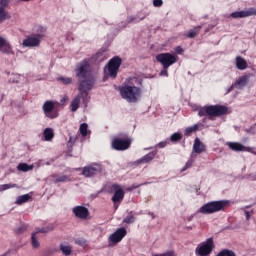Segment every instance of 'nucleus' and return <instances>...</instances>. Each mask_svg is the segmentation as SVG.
<instances>
[{
	"mask_svg": "<svg viewBox=\"0 0 256 256\" xmlns=\"http://www.w3.org/2000/svg\"><path fill=\"white\" fill-rule=\"evenodd\" d=\"M75 73L78 79H82L78 91H80L82 95L83 93L87 95V91H91L93 85H95V78L91 75V64H89V60L84 59L80 62L75 69Z\"/></svg>",
	"mask_w": 256,
	"mask_h": 256,
	"instance_id": "f257e3e1",
	"label": "nucleus"
},
{
	"mask_svg": "<svg viewBox=\"0 0 256 256\" xmlns=\"http://www.w3.org/2000/svg\"><path fill=\"white\" fill-rule=\"evenodd\" d=\"M120 95L127 103H137L143 95V90L140 87L125 85L120 87Z\"/></svg>",
	"mask_w": 256,
	"mask_h": 256,
	"instance_id": "f03ea898",
	"label": "nucleus"
},
{
	"mask_svg": "<svg viewBox=\"0 0 256 256\" xmlns=\"http://www.w3.org/2000/svg\"><path fill=\"white\" fill-rule=\"evenodd\" d=\"M229 108L223 105H206L198 109L199 117H222L227 115Z\"/></svg>",
	"mask_w": 256,
	"mask_h": 256,
	"instance_id": "7ed1b4c3",
	"label": "nucleus"
},
{
	"mask_svg": "<svg viewBox=\"0 0 256 256\" xmlns=\"http://www.w3.org/2000/svg\"><path fill=\"white\" fill-rule=\"evenodd\" d=\"M228 205L229 201L227 200L211 201L200 207L198 213H201L202 215H213V213L225 211V207Z\"/></svg>",
	"mask_w": 256,
	"mask_h": 256,
	"instance_id": "20e7f679",
	"label": "nucleus"
},
{
	"mask_svg": "<svg viewBox=\"0 0 256 256\" xmlns=\"http://www.w3.org/2000/svg\"><path fill=\"white\" fill-rule=\"evenodd\" d=\"M133 143V138L127 133H120L113 138L111 147L114 151H127Z\"/></svg>",
	"mask_w": 256,
	"mask_h": 256,
	"instance_id": "39448f33",
	"label": "nucleus"
},
{
	"mask_svg": "<svg viewBox=\"0 0 256 256\" xmlns=\"http://www.w3.org/2000/svg\"><path fill=\"white\" fill-rule=\"evenodd\" d=\"M109 193H114V195L111 198V201L114 205L115 211L119 209V205L123 202V199H125V191L123 190V187L119 184H112L110 186Z\"/></svg>",
	"mask_w": 256,
	"mask_h": 256,
	"instance_id": "423d86ee",
	"label": "nucleus"
},
{
	"mask_svg": "<svg viewBox=\"0 0 256 256\" xmlns=\"http://www.w3.org/2000/svg\"><path fill=\"white\" fill-rule=\"evenodd\" d=\"M177 59V56L171 53H160L156 56V61L161 63L164 69H169L171 65H175Z\"/></svg>",
	"mask_w": 256,
	"mask_h": 256,
	"instance_id": "0eeeda50",
	"label": "nucleus"
},
{
	"mask_svg": "<svg viewBox=\"0 0 256 256\" xmlns=\"http://www.w3.org/2000/svg\"><path fill=\"white\" fill-rule=\"evenodd\" d=\"M215 249V244L213 238H208L205 242L199 245L196 248V255L199 256H208L211 255V252Z\"/></svg>",
	"mask_w": 256,
	"mask_h": 256,
	"instance_id": "6e6552de",
	"label": "nucleus"
},
{
	"mask_svg": "<svg viewBox=\"0 0 256 256\" xmlns=\"http://www.w3.org/2000/svg\"><path fill=\"white\" fill-rule=\"evenodd\" d=\"M122 60L119 56H115L108 62L107 71L113 79L117 77V73H119V67H121Z\"/></svg>",
	"mask_w": 256,
	"mask_h": 256,
	"instance_id": "1a4fd4ad",
	"label": "nucleus"
},
{
	"mask_svg": "<svg viewBox=\"0 0 256 256\" xmlns=\"http://www.w3.org/2000/svg\"><path fill=\"white\" fill-rule=\"evenodd\" d=\"M43 111L49 119H57L59 117V113L55 111V103L53 101H46L43 105Z\"/></svg>",
	"mask_w": 256,
	"mask_h": 256,
	"instance_id": "9d476101",
	"label": "nucleus"
},
{
	"mask_svg": "<svg viewBox=\"0 0 256 256\" xmlns=\"http://www.w3.org/2000/svg\"><path fill=\"white\" fill-rule=\"evenodd\" d=\"M41 39H43L42 34L29 36L23 40L22 47H39L41 45Z\"/></svg>",
	"mask_w": 256,
	"mask_h": 256,
	"instance_id": "9b49d317",
	"label": "nucleus"
},
{
	"mask_svg": "<svg viewBox=\"0 0 256 256\" xmlns=\"http://www.w3.org/2000/svg\"><path fill=\"white\" fill-rule=\"evenodd\" d=\"M49 231H53V224H50L47 227L44 228H38L34 233H32L31 236V243H32V247L34 249H39V241L37 240V234L38 233H49Z\"/></svg>",
	"mask_w": 256,
	"mask_h": 256,
	"instance_id": "f8f14e48",
	"label": "nucleus"
},
{
	"mask_svg": "<svg viewBox=\"0 0 256 256\" xmlns=\"http://www.w3.org/2000/svg\"><path fill=\"white\" fill-rule=\"evenodd\" d=\"M72 213L77 219L87 220L89 219V209L85 206H75L72 208Z\"/></svg>",
	"mask_w": 256,
	"mask_h": 256,
	"instance_id": "ddd939ff",
	"label": "nucleus"
},
{
	"mask_svg": "<svg viewBox=\"0 0 256 256\" xmlns=\"http://www.w3.org/2000/svg\"><path fill=\"white\" fill-rule=\"evenodd\" d=\"M97 173H101V165L93 164L82 168V175L84 177H95Z\"/></svg>",
	"mask_w": 256,
	"mask_h": 256,
	"instance_id": "4468645a",
	"label": "nucleus"
},
{
	"mask_svg": "<svg viewBox=\"0 0 256 256\" xmlns=\"http://www.w3.org/2000/svg\"><path fill=\"white\" fill-rule=\"evenodd\" d=\"M127 236V229L125 228H118L113 234L110 235L109 241L111 243H121L123 238Z\"/></svg>",
	"mask_w": 256,
	"mask_h": 256,
	"instance_id": "2eb2a0df",
	"label": "nucleus"
},
{
	"mask_svg": "<svg viewBox=\"0 0 256 256\" xmlns=\"http://www.w3.org/2000/svg\"><path fill=\"white\" fill-rule=\"evenodd\" d=\"M253 15H256V9L249 8L248 10L232 12L230 14V17H232L233 19H243L245 17H253Z\"/></svg>",
	"mask_w": 256,
	"mask_h": 256,
	"instance_id": "dca6fc26",
	"label": "nucleus"
},
{
	"mask_svg": "<svg viewBox=\"0 0 256 256\" xmlns=\"http://www.w3.org/2000/svg\"><path fill=\"white\" fill-rule=\"evenodd\" d=\"M88 97H89V91H87V94L86 93H81V91H79V95H77L71 102V111L73 113H75V111H77V109H79L81 99H83V101L85 103V101H87Z\"/></svg>",
	"mask_w": 256,
	"mask_h": 256,
	"instance_id": "f3484780",
	"label": "nucleus"
},
{
	"mask_svg": "<svg viewBox=\"0 0 256 256\" xmlns=\"http://www.w3.org/2000/svg\"><path fill=\"white\" fill-rule=\"evenodd\" d=\"M6 7H9V0H0V23L11 19V16L5 11Z\"/></svg>",
	"mask_w": 256,
	"mask_h": 256,
	"instance_id": "a211bd4d",
	"label": "nucleus"
},
{
	"mask_svg": "<svg viewBox=\"0 0 256 256\" xmlns=\"http://www.w3.org/2000/svg\"><path fill=\"white\" fill-rule=\"evenodd\" d=\"M0 51L2 53H5L6 55L13 54V47H11V44L5 40V38L0 36Z\"/></svg>",
	"mask_w": 256,
	"mask_h": 256,
	"instance_id": "6ab92c4d",
	"label": "nucleus"
},
{
	"mask_svg": "<svg viewBox=\"0 0 256 256\" xmlns=\"http://www.w3.org/2000/svg\"><path fill=\"white\" fill-rule=\"evenodd\" d=\"M193 151L198 155H201V153H205L207 151V146H205V144H203L199 138H195Z\"/></svg>",
	"mask_w": 256,
	"mask_h": 256,
	"instance_id": "aec40b11",
	"label": "nucleus"
},
{
	"mask_svg": "<svg viewBox=\"0 0 256 256\" xmlns=\"http://www.w3.org/2000/svg\"><path fill=\"white\" fill-rule=\"evenodd\" d=\"M155 155H157V152H155V151L149 152L148 154H146V155L143 156L142 158L136 160V161H135V165H141V164H145V163H151V162L155 159Z\"/></svg>",
	"mask_w": 256,
	"mask_h": 256,
	"instance_id": "412c9836",
	"label": "nucleus"
},
{
	"mask_svg": "<svg viewBox=\"0 0 256 256\" xmlns=\"http://www.w3.org/2000/svg\"><path fill=\"white\" fill-rule=\"evenodd\" d=\"M249 75H243L239 77L235 83H233V87H236V89H243L249 83Z\"/></svg>",
	"mask_w": 256,
	"mask_h": 256,
	"instance_id": "4be33fe9",
	"label": "nucleus"
},
{
	"mask_svg": "<svg viewBox=\"0 0 256 256\" xmlns=\"http://www.w3.org/2000/svg\"><path fill=\"white\" fill-rule=\"evenodd\" d=\"M248 65H247V60H245V58L241 57V56H237L236 57V68L239 71H245V69H247Z\"/></svg>",
	"mask_w": 256,
	"mask_h": 256,
	"instance_id": "5701e85b",
	"label": "nucleus"
},
{
	"mask_svg": "<svg viewBox=\"0 0 256 256\" xmlns=\"http://www.w3.org/2000/svg\"><path fill=\"white\" fill-rule=\"evenodd\" d=\"M33 199V196L31 194H24L17 197L15 204L16 205H23V203H29Z\"/></svg>",
	"mask_w": 256,
	"mask_h": 256,
	"instance_id": "b1692460",
	"label": "nucleus"
},
{
	"mask_svg": "<svg viewBox=\"0 0 256 256\" xmlns=\"http://www.w3.org/2000/svg\"><path fill=\"white\" fill-rule=\"evenodd\" d=\"M228 147L232 151H245V146L239 142H228Z\"/></svg>",
	"mask_w": 256,
	"mask_h": 256,
	"instance_id": "393cba45",
	"label": "nucleus"
},
{
	"mask_svg": "<svg viewBox=\"0 0 256 256\" xmlns=\"http://www.w3.org/2000/svg\"><path fill=\"white\" fill-rule=\"evenodd\" d=\"M200 32H201V26H196L193 29L188 31L186 37L188 39H195V37H197V35H199Z\"/></svg>",
	"mask_w": 256,
	"mask_h": 256,
	"instance_id": "a878e982",
	"label": "nucleus"
},
{
	"mask_svg": "<svg viewBox=\"0 0 256 256\" xmlns=\"http://www.w3.org/2000/svg\"><path fill=\"white\" fill-rule=\"evenodd\" d=\"M53 137H55V133L52 128H46L44 130V139L45 141H52Z\"/></svg>",
	"mask_w": 256,
	"mask_h": 256,
	"instance_id": "bb28decb",
	"label": "nucleus"
},
{
	"mask_svg": "<svg viewBox=\"0 0 256 256\" xmlns=\"http://www.w3.org/2000/svg\"><path fill=\"white\" fill-rule=\"evenodd\" d=\"M196 131H199V124H195L193 126L187 127L185 129L184 135L186 137H189V135H191V133H196Z\"/></svg>",
	"mask_w": 256,
	"mask_h": 256,
	"instance_id": "cd10ccee",
	"label": "nucleus"
},
{
	"mask_svg": "<svg viewBox=\"0 0 256 256\" xmlns=\"http://www.w3.org/2000/svg\"><path fill=\"white\" fill-rule=\"evenodd\" d=\"M18 171H23V172H27V171H31L33 170V165H29L27 163H20L17 166Z\"/></svg>",
	"mask_w": 256,
	"mask_h": 256,
	"instance_id": "c85d7f7f",
	"label": "nucleus"
},
{
	"mask_svg": "<svg viewBox=\"0 0 256 256\" xmlns=\"http://www.w3.org/2000/svg\"><path fill=\"white\" fill-rule=\"evenodd\" d=\"M183 139V135L179 132H176L170 136L171 143H179Z\"/></svg>",
	"mask_w": 256,
	"mask_h": 256,
	"instance_id": "c756f323",
	"label": "nucleus"
},
{
	"mask_svg": "<svg viewBox=\"0 0 256 256\" xmlns=\"http://www.w3.org/2000/svg\"><path fill=\"white\" fill-rule=\"evenodd\" d=\"M60 251H62L63 255L69 256V255H71L72 248H71V246H66L64 244H61Z\"/></svg>",
	"mask_w": 256,
	"mask_h": 256,
	"instance_id": "7c9ffc66",
	"label": "nucleus"
},
{
	"mask_svg": "<svg viewBox=\"0 0 256 256\" xmlns=\"http://www.w3.org/2000/svg\"><path fill=\"white\" fill-rule=\"evenodd\" d=\"M87 129H89V125L87 123H82L80 125L79 131H80V135H82V137L87 136Z\"/></svg>",
	"mask_w": 256,
	"mask_h": 256,
	"instance_id": "2f4dec72",
	"label": "nucleus"
},
{
	"mask_svg": "<svg viewBox=\"0 0 256 256\" xmlns=\"http://www.w3.org/2000/svg\"><path fill=\"white\" fill-rule=\"evenodd\" d=\"M58 81L62 83L63 85H71L73 83V79L71 77H59Z\"/></svg>",
	"mask_w": 256,
	"mask_h": 256,
	"instance_id": "473e14b6",
	"label": "nucleus"
},
{
	"mask_svg": "<svg viewBox=\"0 0 256 256\" xmlns=\"http://www.w3.org/2000/svg\"><path fill=\"white\" fill-rule=\"evenodd\" d=\"M216 256H236L233 250L223 249Z\"/></svg>",
	"mask_w": 256,
	"mask_h": 256,
	"instance_id": "72a5a7b5",
	"label": "nucleus"
},
{
	"mask_svg": "<svg viewBox=\"0 0 256 256\" xmlns=\"http://www.w3.org/2000/svg\"><path fill=\"white\" fill-rule=\"evenodd\" d=\"M17 187V184H4L0 186V193L1 191H7V189H13Z\"/></svg>",
	"mask_w": 256,
	"mask_h": 256,
	"instance_id": "f704fd0d",
	"label": "nucleus"
},
{
	"mask_svg": "<svg viewBox=\"0 0 256 256\" xmlns=\"http://www.w3.org/2000/svg\"><path fill=\"white\" fill-rule=\"evenodd\" d=\"M143 19H145V16L141 17L140 19H137L135 16H129L128 23H139L140 21H143Z\"/></svg>",
	"mask_w": 256,
	"mask_h": 256,
	"instance_id": "c9c22d12",
	"label": "nucleus"
},
{
	"mask_svg": "<svg viewBox=\"0 0 256 256\" xmlns=\"http://www.w3.org/2000/svg\"><path fill=\"white\" fill-rule=\"evenodd\" d=\"M66 181H69L67 175H62L56 178V183H66Z\"/></svg>",
	"mask_w": 256,
	"mask_h": 256,
	"instance_id": "e433bc0d",
	"label": "nucleus"
},
{
	"mask_svg": "<svg viewBox=\"0 0 256 256\" xmlns=\"http://www.w3.org/2000/svg\"><path fill=\"white\" fill-rule=\"evenodd\" d=\"M191 167H193V159L188 160L181 171H187V169H191Z\"/></svg>",
	"mask_w": 256,
	"mask_h": 256,
	"instance_id": "4c0bfd02",
	"label": "nucleus"
},
{
	"mask_svg": "<svg viewBox=\"0 0 256 256\" xmlns=\"http://www.w3.org/2000/svg\"><path fill=\"white\" fill-rule=\"evenodd\" d=\"M123 223H127L131 225V223H135V216H127L124 218Z\"/></svg>",
	"mask_w": 256,
	"mask_h": 256,
	"instance_id": "58836bf2",
	"label": "nucleus"
},
{
	"mask_svg": "<svg viewBox=\"0 0 256 256\" xmlns=\"http://www.w3.org/2000/svg\"><path fill=\"white\" fill-rule=\"evenodd\" d=\"M27 227H28L27 224H22V225L16 230V233H17L18 235H21V233H24V231H27Z\"/></svg>",
	"mask_w": 256,
	"mask_h": 256,
	"instance_id": "ea45409f",
	"label": "nucleus"
},
{
	"mask_svg": "<svg viewBox=\"0 0 256 256\" xmlns=\"http://www.w3.org/2000/svg\"><path fill=\"white\" fill-rule=\"evenodd\" d=\"M153 256H175V251L171 250V251H167V252L162 253V254H155Z\"/></svg>",
	"mask_w": 256,
	"mask_h": 256,
	"instance_id": "a19ab883",
	"label": "nucleus"
},
{
	"mask_svg": "<svg viewBox=\"0 0 256 256\" xmlns=\"http://www.w3.org/2000/svg\"><path fill=\"white\" fill-rule=\"evenodd\" d=\"M167 69H169V68H164L163 67V69L161 70L160 75L162 77H169V72L167 71Z\"/></svg>",
	"mask_w": 256,
	"mask_h": 256,
	"instance_id": "79ce46f5",
	"label": "nucleus"
},
{
	"mask_svg": "<svg viewBox=\"0 0 256 256\" xmlns=\"http://www.w3.org/2000/svg\"><path fill=\"white\" fill-rule=\"evenodd\" d=\"M153 5L155 7H162L163 6V0H153Z\"/></svg>",
	"mask_w": 256,
	"mask_h": 256,
	"instance_id": "37998d69",
	"label": "nucleus"
},
{
	"mask_svg": "<svg viewBox=\"0 0 256 256\" xmlns=\"http://www.w3.org/2000/svg\"><path fill=\"white\" fill-rule=\"evenodd\" d=\"M174 51H175V53H177V55H181L184 50L182 49L181 46H177L174 48Z\"/></svg>",
	"mask_w": 256,
	"mask_h": 256,
	"instance_id": "c03bdc74",
	"label": "nucleus"
},
{
	"mask_svg": "<svg viewBox=\"0 0 256 256\" xmlns=\"http://www.w3.org/2000/svg\"><path fill=\"white\" fill-rule=\"evenodd\" d=\"M139 187H141V185H135V184H133L132 186H130L129 188H127L126 191H133V189H139Z\"/></svg>",
	"mask_w": 256,
	"mask_h": 256,
	"instance_id": "a18cd8bd",
	"label": "nucleus"
},
{
	"mask_svg": "<svg viewBox=\"0 0 256 256\" xmlns=\"http://www.w3.org/2000/svg\"><path fill=\"white\" fill-rule=\"evenodd\" d=\"M158 147H159L160 149H163V148L167 147V142H159V143H158Z\"/></svg>",
	"mask_w": 256,
	"mask_h": 256,
	"instance_id": "49530a36",
	"label": "nucleus"
},
{
	"mask_svg": "<svg viewBox=\"0 0 256 256\" xmlns=\"http://www.w3.org/2000/svg\"><path fill=\"white\" fill-rule=\"evenodd\" d=\"M245 217H246L247 221H249V219H251V214L249 213V211H245Z\"/></svg>",
	"mask_w": 256,
	"mask_h": 256,
	"instance_id": "de8ad7c7",
	"label": "nucleus"
},
{
	"mask_svg": "<svg viewBox=\"0 0 256 256\" xmlns=\"http://www.w3.org/2000/svg\"><path fill=\"white\" fill-rule=\"evenodd\" d=\"M76 245L83 246V245H85V241H83V240H76Z\"/></svg>",
	"mask_w": 256,
	"mask_h": 256,
	"instance_id": "09e8293b",
	"label": "nucleus"
},
{
	"mask_svg": "<svg viewBox=\"0 0 256 256\" xmlns=\"http://www.w3.org/2000/svg\"><path fill=\"white\" fill-rule=\"evenodd\" d=\"M234 89H237V86H233V84L229 87L228 93H231Z\"/></svg>",
	"mask_w": 256,
	"mask_h": 256,
	"instance_id": "8fccbe9b",
	"label": "nucleus"
},
{
	"mask_svg": "<svg viewBox=\"0 0 256 256\" xmlns=\"http://www.w3.org/2000/svg\"><path fill=\"white\" fill-rule=\"evenodd\" d=\"M101 55H103V53L101 52H98L95 54V59H99V57H101Z\"/></svg>",
	"mask_w": 256,
	"mask_h": 256,
	"instance_id": "3c124183",
	"label": "nucleus"
},
{
	"mask_svg": "<svg viewBox=\"0 0 256 256\" xmlns=\"http://www.w3.org/2000/svg\"><path fill=\"white\" fill-rule=\"evenodd\" d=\"M10 81H11V83H18V81L15 80V78H10Z\"/></svg>",
	"mask_w": 256,
	"mask_h": 256,
	"instance_id": "603ef678",
	"label": "nucleus"
},
{
	"mask_svg": "<svg viewBox=\"0 0 256 256\" xmlns=\"http://www.w3.org/2000/svg\"><path fill=\"white\" fill-rule=\"evenodd\" d=\"M138 85H143V80L142 79H138Z\"/></svg>",
	"mask_w": 256,
	"mask_h": 256,
	"instance_id": "864d4df0",
	"label": "nucleus"
},
{
	"mask_svg": "<svg viewBox=\"0 0 256 256\" xmlns=\"http://www.w3.org/2000/svg\"><path fill=\"white\" fill-rule=\"evenodd\" d=\"M246 151H252V148H247Z\"/></svg>",
	"mask_w": 256,
	"mask_h": 256,
	"instance_id": "5fc2aeb1",
	"label": "nucleus"
},
{
	"mask_svg": "<svg viewBox=\"0 0 256 256\" xmlns=\"http://www.w3.org/2000/svg\"><path fill=\"white\" fill-rule=\"evenodd\" d=\"M21 1L27 2V1H31V0H21Z\"/></svg>",
	"mask_w": 256,
	"mask_h": 256,
	"instance_id": "6e6d98bb",
	"label": "nucleus"
},
{
	"mask_svg": "<svg viewBox=\"0 0 256 256\" xmlns=\"http://www.w3.org/2000/svg\"><path fill=\"white\" fill-rule=\"evenodd\" d=\"M71 139H72V137H70V140H69L70 142H71Z\"/></svg>",
	"mask_w": 256,
	"mask_h": 256,
	"instance_id": "4d7b16f0",
	"label": "nucleus"
}]
</instances>
